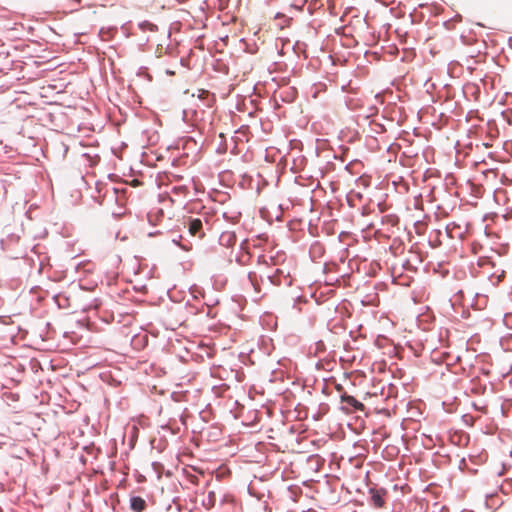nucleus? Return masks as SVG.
<instances>
[{"mask_svg": "<svg viewBox=\"0 0 512 512\" xmlns=\"http://www.w3.org/2000/svg\"><path fill=\"white\" fill-rule=\"evenodd\" d=\"M237 241V237L235 232L232 231H224L221 233L219 237V244L226 248L233 247Z\"/></svg>", "mask_w": 512, "mask_h": 512, "instance_id": "39448f33", "label": "nucleus"}, {"mask_svg": "<svg viewBox=\"0 0 512 512\" xmlns=\"http://www.w3.org/2000/svg\"><path fill=\"white\" fill-rule=\"evenodd\" d=\"M138 27L142 31H157V26L149 21H142L138 24Z\"/></svg>", "mask_w": 512, "mask_h": 512, "instance_id": "1a4fd4ad", "label": "nucleus"}, {"mask_svg": "<svg viewBox=\"0 0 512 512\" xmlns=\"http://www.w3.org/2000/svg\"><path fill=\"white\" fill-rule=\"evenodd\" d=\"M342 389H343V388H342V386H341V385H338V386H337V390L341 391Z\"/></svg>", "mask_w": 512, "mask_h": 512, "instance_id": "2eb2a0df", "label": "nucleus"}, {"mask_svg": "<svg viewBox=\"0 0 512 512\" xmlns=\"http://www.w3.org/2000/svg\"><path fill=\"white\" fill-rule=\"evenodd\" d=\"M369 495H370V503L375 508H383L386 501L385 496L387 495V491L384 488H376L371 487L369 488Z\"/></svg>", "mask_w": 512, "mask_h": 512, "instance_id": "20e7f679", "label": "nucleus"}, {"mask_svg": "<svg viewBox=\"0 0 512 512\" xmlns=\"http://www.w3.org/2000/svg\"><path fill=\"white\" fill-rule=\"evenodd\" d=\"M306 0H300V4H295L294 6L297 8V9H301L302 6L305 4Z\"/></svg>", "mask_w": 512, "mask_h": 512, "instance_id": "f8f14e48", "label": "nucleus"}, {"mask_svg": "<svg viewBox=\"0 0 512 512\" xmlns=\"http://www.w3.org/2000/svg\"><path fill=\"white\" fill-rule=\"evenodd\" d=\"M341 403V409L346 413L363 412L365 410L363 403L347 393L341 395Z\"/></svg>", "mask_w": 512, "mask_h": 512, "instance_id": "f257e3e1", "label": "nucleus"}, {"mask_svg": "<svg viewBox=\"0 0 512 512\" xmlns=\"http://www.w3.org/2000/svg\"><path fill=\"white\" fill-rule=\"evenodd\" d=\"M0 512H3L1 508H0Z\"/></svg>", "mask_w": 512, "mask_h": 512, "instance_id": "dca6fc26", "label": "nucleus"}, {"mask_svg": "<svg viewBox=\"0 0 512 512\" xmlns=\"http://www.w3.org/2000/svg\"><path fill=\"white\" fill-rule=\"evenodd\" d=\"M267 280L274 286H290L292 284L289 272L285 273L280 268H277L273 274L267 275Z\"/></svg>", "mask_w": 512, "mask_h": 512, "instance_id": "7ed1b4c3", "label": "nucleus"}, {"mask_svg": "<svg viewBox=\"0 0 512 512\" xmlns=\"http://www.w3.org/2000/svg\"><path fill=\"white\" fill-rule=\"evenodd\" d=\"M324 252H325L324 246L319 241H315L314 243H312V245L310 246V249H309L310 257L314 261L316 259L322 257Z\"/></svg>", "mask_w": 512, "mask_h": 512, "instance_id": "6e6552de", "label": "nucleus"}, {"mask_svg": "<svg viewBox=\"0 0 512 512\" xmlns=\"http://www.w3.org/2000/svg\"><path fill=\"white\" fill-rule=\"evenodd\" d=\"M198 99L202 102L204 107H211L215 102L214 94L203 89L198 90Z\"/></svg>", "mask_w": 512, "mask_h": 512, "instance_id": "423d86ee", "label": "nucleus"}, {"mask_svg": "<svg viewBox=\"0 0 512 512\" xmlns=\"http://www.w3.org/2000/svg\"><path fill=\"white\" fill-rule=\"evenodd\" d=\"M146 501L140 496H132L130 498V508L134 512H143L146 508Z\"/></svg>", "mask_w": 512, "mask_h": 512, "instance_id": "0eeeda50", "label": "nucleus"}, {"mask_svg": "<svg viewBox=\"0 0 512 512\" xmlns=\"http://www.w3.org/2000/svg\"><path fill=\"white\" fill-rule=\"evenodd\" d=\"M504 323L507 327L512 328V315L506 314L504 316Z\"/></svg>", "mask_w": 512, "mask_h": 512, "instance_id": "9b49d317", "label": "nucleus"}, {"mask_svg": "<svg viewBox=\"0 0 512 512\" xmlns=\"http://www.w3.org/2000/svg\"><path fill=\"white\" fill-rule=\"evenodd\" d=\"M403 267H404L405 269H411V267H412V266H411L410 262L407 260V261L403 264Z\"/></svg>", "mask_w": 512, "mask_h": 512, "instance_id": "ddd939ff", "label": "nucleus"}, {"mask_svg": "<svg viewBox=\"0 0 512 512\" xmlns=\"http://www.w3.org/2000/svg\"><path fill=\"white\" fill-rule=\"evenodd\" d=\"M248 280L251 283V285L254 287L255 291L260 292V286L258 283V275L255 272H250L248 274Z\"/></svg>", "mask_w": 512, "mask_h": 512, "instance_id": "9d476101", "label": "nucleus"}, {"mask_svg": "<svg viewBox=\"0 0 512 512\" xmlns=\"http://www.w3.org/2000/svg\"><path fill=\"white\" fill-rule=\"evenodd\" d=\"M214 496H215V493H214V492H210V493H209V498L214 497Z\"/></svg>", "mask_w": 512, "mask_h": 512, "instance_id": "4468645a", "label": "nucleus"}, {"mask_svg": "<svg viewBox=\"0 0 512 512\" xmlns=\"http://www.w3.org/2000/svg\"><path fill=\"white\" fill-rule=\"evenodd\" d=\"M184 226L188 228L190 235L197 239H202L205 236L203 223L200 218L189 217L184 221Z\"/></svg>", "mask_w": 512, "mask_h": 512, "instance_id": "f03ea898", "label": "nucleus"}]
</instances>
